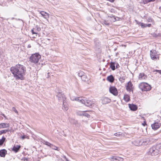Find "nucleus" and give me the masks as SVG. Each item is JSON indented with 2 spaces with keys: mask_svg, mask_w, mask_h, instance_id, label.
<instances>
[{
  "mask_svg": "<svg viewBox=\"0 0 161 161\" xmlns=\"http://www.w3.org/2000/svg\"><path fill=\"white\" fill-rule=\"evenodd\" d=\"M151 25V24H147V27H150Z\"/></svg>",
  "mask_w": 161,
  "mask_h": 161,
  "instance_id": "obj_46",
  "label": "nucleus"
},
{
  "mask_svg": "<svg viewBox=\"0 0 161 161\" xmlns=\"http://www.w3.org/2000/svg\"><path fill=\"white\" fill-rule=\"evenodd\" d=\"M129 107L130 110L133 111H136L137 108V106L134 104H130Z\"/></svg>",
  "mask_w": 161,
  "mask_h": 161,
  "instance_id": "obj_20",
  "label": "nucleus"
},
{
  "mask_svg": "<svg viewBox=\"0 0 161 161\" xmlns=\"http://www.w3.org/2000/svg\"><path fill=\"white\" fill-rule=\"evenodd\" d=\"M110 67L113 70H114L115 69V64L114 62H111L110 63Z\"/></svg>",
  "mask_w": 161,
  "mask_h": 161,
  "instance_id": "obj_25",
  "label": "nucleus"
},
{
  "mask_svg": "<svg viewBox=\"0 0 161 161\" xmlns=\"http://www.w3.org/2000/svg\"><path fill=\"white\" fill-rule=\"evenodd\" d=\"M155 0H143V1L144 4H147L148 3L154 2Z\"/></svg>",
  "mask_w": 161,
  "mask_h": 161,
  "instance_id": "obj_32",
  "label": "nucleus"
},
{
  "mask_svg": "<svg viewBox=\"0 0 161 161\" xmlns=\"http://www.w3.org/2000/svg\"><path fill=\"white\" fill-rule=\"evenodd\" d=\"M138 25H140L142 28H145L147 27V24H144L142 22H139Z\"/></svg>",
  "mask_w": 161,
  "mask_h": 161,
  "instance_id": "obj_27",
  "label": "nucleus"
},
{
  "mask_svg": "<svg viewBox=\"0 0 161 161\" xmlns=\"http://www.w3.org/2000/svg\"><path fill=\"white\" fill-rule=\"evenodd\" d=\"M111 99L108 97H103L102 99V102L103 104H106L111 102Z\"/></svg>",
  "mask_w": 161,
  "mask_h": 161,
  "instance_id": "obj_14",
  "label": "nucleus"
},
{
  "mask_svg": "<svg viewBox=\"0 0 161 161\" xmlns=\"http://www.w3.org/2000/svg\"><path fill=\"white\" fill-rule=\"evenodd\" d=\"M107 79L108 81L111 83L113 82L114 80V77L112 75L108 76Z\"/></svg>",
  "mask_w": 161,
  "mask_h": 161,
  "instance_id": "obj_21",
  "label": "nucleus"
},
{
  "mask_svg": "<svg viewBox=\"0 0 161 161\" xmlns=\"http://www.w3.org/2000/svg\"><path fill=\"white\" fill-rule=\"evenodd\" d=\"M116 161H123L124 159L119 157H117V158H115Z\"/></svg>",
  "mask_w": 161,
  "mask_h": 161,
  "instance_id": "obj_34",
  "label": "nucleus"
},
{
  "mask_svg": "<svg viewBox=\"0 0 161 161\" xmlns=\"http://www.w3.org/2000/svg\"><path fill=\"white\" fill-rule=\"evenodd\" d=\"M108 17H114H114H115L114 16V15H111V16H108Z\"/></svg>",
  "mask_w": 161,
  "mask_h": 161,
  "instance_id": "obj_49",
  "label": "nucleus"
},
{
  "mask_svg": "<svg viewBox=\"0 0 161 161\" xmlns=\"http://www.w3.org/2000/svg\"><path fill=\"white\" fill-rule=\"evenodd\" d=\"M56 96L58 97V101L61 102H64L66 100V97L64 94L62 93L61 91L57 92Z\"/></svg>",
  "mask_w": 161,
  "mask_h": 161,
  "instance_id": "obj_6",
  "label": "nucleus"
},
{
  "mask_svg": "<svg viewBox=\"0 0 161 161\" xmlns=\"http://www.w3.org/2000/svg\"><path fill=\"white\" fill-rule=\"evenodd\" d=\"M132 86L133 85L131 82L130 81H129L126 86V89L127 91L130 92L132 90Z\"/></svg>",
  "mask_w": 161,
  "mask_h": 161,
  "instance_id": "obj_15",
  "label": "nucleus"
},
{
  "mask_svg": "<svg viewBox=\"0 0 161 161\" xmlns=\"http://www.w3.org/2000/svg\"><path fill=\"white\" fill-rule=\"evenodd\" d=\"M120 19V18H119V17H116V18L115 17H114V20H113V21L114 22H115L116 21H118V20H119Z\"/></svg>",
  "mask_w": 161,
  "mask_h": 161,
  "instance_id": "obj_38",
  "label": "nucleus"
},
{
  "mask_svg": "<svg viewBox=\"0 0 161 161\" xmlns=\"http://www.w3.org/2000/svg\"><path fill=\"white\" fill-rule=\"evenodd\" d=\"M41 58V56L38 53L32 54L29 58V61L31 62L36 64Z\"/></svg>",
  "mask_w": 161,
  "mask_h": 161,
  "instance_id": "obj_4",
  "label": "nucleus"
},
{
  "mask_svg": "<svg viewBox=\"0 0 161 161\" xmlns=\"http://www.w3.org/2000/svg\"><path fill=\"white\" fill-rule=\"evenodd\" d=\"M38 12L44 19L48 20V19L49 18V14L48 13L43 11L38 10Z\"/></svg>",
  "mask_w": 161,
  "mask_h": 161,
  "instance_id": "obj_9",
  "label": "nucleus"
},
{
  "mask_svg": "<svg viewBox=\"0 0 161 161\" xmlns=\"http://www.w3.org/2000/svg\"><path fill=\"white\" fill-rule=\"evenodd\" d=\"M52 149H54V150H57L59 151L60 150V149L56 147V146L53 145L52 144V147H51Z\"/></svg>",
  "mask_w": 161,
  "mask_h": 161,
  "instance_id": "obj_26",
  "label": "nucleus"
},
{
  "mask_svg": "<svg viewBox=\"0 0 161 161\" xmlns=\"http://www.w3.org/2000/svg\"><path fill=\"white\" fill-rule=\"evenodd\" d=\"M117 158V156H112L111 157V158L112 159L111 160L112 161H115L114 160H115V158Z\"/></svg>",
  "mask_w": 161,
  "mask_h": 161,
  "instance_id": "obj_37",
  "label": "nucleus"
},
{
  "mask_svg": "<svg viewBox=\"0 0 161 161\" xmlns=\"http://www.w3.org/2000/svg\"><path fill=\"white\" fill-rule=\"evenodd\" d=\"M2 19H3V17H1Z\"/></svg>",
  "mask_w": 161,
  "mask_h": 161,
  "instance_id": "obj_53",
  "label": "nucleus"
},
{
  "mask_svg": "<svg viewBox=\"0 0 161 161\" xmlns=\"http://www.w3.org/2000/svg\"><path fill=\"white\" fill-rule=\"evenodd\" d=\"M142 125H143V126H145V125H146V123L145 122H144V123H142Z\"/></svg>",
  "mask_w": 161,
  "mask_h": 161,
  "instance_id": "obj_48",
  "label": "nucleus"
},
{
  "mask_svg": "<svg viewBox=\"0 0 161 161\" xmlns=\"http://www.w3.org/2000/svg\"><path fill=\"white\" fill-rule=\"evenodd\" d=\"M155 71L158 72L160 74H161V70H159L157 69H154L153 72H154Z\"/></svg>",
  "mask_w": 161,
  "mask_h": 161,
  "instance_id": "obj_39",
  "label": "nucleus"
},
{
  "mask_svg": "<svg viewBox=\"0 0 161 161\" xmlns=\"http://www.w3.org/2000/svg\"><path fill=\"white\" fill-rule=\"evenodd\" d=\"M148 22L152 21V19H148Z\"/></svg>",
  "mask_w": 161,
  "mask_h": 161,
  "instance_id": "obj_47",
  "label": "nucleus"
},
{
  "mask_svg": "<svg viewBox=\"0 0 161 161\" xmlns=\"http://www.w3.org/2000/svg\"><path fill=\"white\" fill-rule=\"evenodd\" d=\"M41 30V29L38 25H36L35 28L32 29L31 30V32L32 34H35L36 35L37 34V31H40Z\"/></svg>",
  "mask_w": 161,
  "mask_h": 161,
  "instance_id": "obj_11",
  "label": "nucleus"
},
{
  "mask_svg": "<svg viewBox=\"0 0 161 161\" xmlns=\"http://www.w3.org/2000/svg\"><path fill=\"white\" fill-rule=\"evenodd\" d=\"M5 140V138L4 137H3L1 139H0V146L3 144Z\"/></svg>",
  "mask_w": 161,
  "mask_h": 161,
  "instance_id": "obj_29",
  "label": "nucleus"
},
{
  "mask_svg": "<svg viewBox=\"0 0 161 161\" xmlns=\"http://www.w3.org/2000/svg\"><path fill=\"white\" fill-rule=\"evenodd\" d=\"M2 115L3 116L4 118H6V116L4 114H2Z\"/></svg>",
  "mask_w": 161,
  "mask_h": 161,
  "instance_id": "obj_50",
  "label": "nucleus"
},
{
  "mask_svg": "<svg viewBox=\"0 0 161 161\" xmlns=\"http://www.w3.org/2000/svg\"><path fill=\"white\" fill-rule=\"evenodd\" d=\"M125 79V76H120L119 78V80L121 82H123Z\"/></svg>",
  "mask_w": 161,
  "mask_h": 161,
  "instance_id": "obj_28",
  "label": "nucleus"
},
{
  "mask_svg": "<svg viewBox=\"0 0 161 161\" xmlns=\"http://www.w3.org/2000/svg\"><path fill=\"white\" fill-rule=\"evenodd\" d=\"M7 153V151L5 149L1 150L0 151V156L1 157H4Z\"/></svg>",
  "mask_w": 161,
  "mask_h": 161,
  "instance_id": "obj_19",
  "label": "nucleus"
},
{
  "mask_svg": "<svg viewBox=\"0 0 161 161\" xmlns=\"http://www.w3.org/2000/svg\"><path fill=\"white\" fill-rule=\"evenodd\" d=\"M120 135V132L116 133H115L114 135L116 136H119Z\"/></svg>",
  "mask_w": 161,
  "mask_h": 161,
  "instance_id": "obj_43",
  "label": "nucleus"
},
{
  "mask_svg": "<svg viewBox=\"0 0 161 161\" xmlns=\"http://www.w3.org/2000/svg\"><path fill=\"white\" fill-rule=\"evenodd\" d=\"M21 138L22 140H24V139L25 138H28V139L29 138L28 136H27L26 135H23V136H21Z\"/></svg>",
  "mask_w": 161,
  "mask_h": 161,
  "instance_id": "obj_35",
  "label": "nucleus"
},
{
  "mask_svg": "<svg viewBox=\"0 0 161 161\" xmlns=\"http://www.w3.org/2000/svg\"><path fill=\"white\" fill-rule=\"evenodd\" d=\"M31 47V46L30 45H29L28 47Z\"/></svg>",
  "mask_w": 161,
  "mask_h": 161,
  "instance_id": "obj_52",
  "label": "nucleus"
},
{
  "mask_svg": "<svg viewBox=\"0 0 161 161\" xmlns=\"http://www.w3.org/2000/svg\"><path fill=\"white\" fill-rule=\"evenodd\" d=\"M150 53L151 58L153 60H156L159 59V55L157 54L156 50H151Z\"/></svg>",
  "mask_w": 161,
  "mask_h": 161,
  "instance_id": "obj_7",
  "label": "nucleus"
},
{
  "mask_svg": "<svg viewBox=\"0 0 161 161\" xmlns=\"http://www.w3.org/2000/svg\"><path fill=\"white\" fill-rule=\"evenodd\" d=\"M85 74V73L82 71H80L78 74V76L80 77L81 78Z\"/></svg>",
  "mask_w": 161,
  "mask_h": 161,
  "instance_id": "obj_31",
  "label": "nucleus"
},
{
  "mask_svg": "<svg viewBox=\"0 0 161 161\" xmlns=\"http://www.w3.org/2000/svg\"><path fill=\"white\" fill-rule=\"evenodd\" d=\"M64 158H65V159L66 160V159H67V158H66L65 156H64Z\"/></svg>",
  "mask_w": 161,
  "mask_h": 161,
  "instance_id": "obj_51",
  "label": "nucleus"
},
{
  "mask_svg": "<svg viewBox=\"0 0 161 161\" xmlns=\"http://www.w3.org/2000/svg\"><path fill=\"white\" fill-rule=\"evenodd\" d=\"M161 153V144H157L151 147L148 152V154L151 156H156Z\"/></svg>",
  "mask_w": 161,
  "mask_h": 161,
  "instance_id": "obj_2",
  "label": "nucleus"
},
{
  "mask_svg": "<svg viewBox=\"0 0 161 161\" xmlns=\"http://www.w3.org/2000/svg\"><path fill=\"white\" fill-rule=\"evenodd\" d=\"M10 71L16 80H23L26 72V68L23 65L18 64L10 68Z\"/></svg>",
  "mask_w": 161,
  "mask_h": 161,
  "instance_id": "obj_1",
  "label": "nucleus"
},
{
  "mask_svg": "<svg viewBox=\"0 0 161 161\" xmlns=\"http://www.w3.org/2000/svg\"><path fill=\"white\" fill-rule=\"evenodd\" d=\"M109 91L114 96H117L118 95L117 90L114 87L111 86L109 88Z\"/></svg>",
  "mask_w": 161,
  "mask_h": 161,
  "instance_id": "obj_12",
  "label": "nucleus"
},
{
  "mask_svg": "<svg viewBox=\"0 0 161 161\" xmlns=\"http://www.w3.org/2000/svg\"><path fill=\"white\" fill-rule=\"evenodd\" d=\"M139 87L142 91H147L150 90L151 86L146 82H141L139 85Z\"/></svg>",
  "mask_w": 161,
  "mask_h": 161,
  "instance_id": "obj_5",
  "label": "nucleus"
},
{
  "mask_svg": "<svg viewBox=\"0 0 161 161\" xmlns=\"http://www.w3.org/2000/svg\"><path fill=\"white\" fill-rule=\"evenodd\" d=\"M134 144L135 145L137 146H140L141 145H142V143H141V142L138 140H137L136 141H134Z\"/></svg>",
  "mask_w": 161,
  "mask_h": 161,
  "instance_id": "obj_24",
  "label": "nucleus"
},
{
  "mask_svg": "<svg viewBox=\"0 0 161 161\" xmlns=\"http://www.w3.org/2000/svg\"><path fill=\"white\" fill-rule=\"evenodd\" d=\"M63 107L62 109L66 111L68 109V105L66 103L65 100L63 102Z\"/></svg>",
  "mask_w": 161,
  "mask_h": 161,
  "instance_id": "obj_18",
  "label": "nucleus"
},
{
  "mask_svg": "<svg viewBox=\"0 0 161 161\" xmlns=\"http://www.w3.org/2000/svg\"><path fill=\"white\" fill-rule=\"evenodd\" d=\"M147 78V76L144 73H140L138 76V79L140 80H146Z\"/></svg>",
  "mask_w": 161,
  "mask_h": 161,
  "instance_id": "obj_13",
  "label": "nucleus"
},
{
  "mask_svg": "<svg viewBox=\"0 0 161 161\" xmlns=\"http://www.w3.org/2000/svg\"><path fill=\"white\" fill-rule=\"evenodd\" d=\"M124 99L125 102H128L130 100V97L127 94H125L124 97Z\"/></svg>",
  "mask_w": 161,
  "mask_h": 161,
  "instance_id": "obj_22",
  "label": "nucleus"
},
{
  "mask_svg": "<svg viewBox=\"0 0 161 161\" xmlns=\"http://www.w3.org/2000/svg\"><path fill=\"white\" fill-rule=\"evenodd\" d=\"M12 110L15 112L17 114H18V112L14 107H13Z\"/></svg>",
  "mask_w": 161,
  "mask_h": 161,
  "instance_id": "obj_36",
  "label": "nucleus"
},
{
  "mask_svg": "<svg viewBox=\"0 0 161 161\" xmlns=\"http://www.w3.org/2000/svg\"><path fill=\"white\" fill-rule=\"evenodd\" d=\"M9 126V125L8 123H1L0 124V129L8 128Z\"/></svg>",
  "mask_w": 161,
  "mask_h": 161,
  "instance_id": "obj_17",
  "label": "nucleus"
},
{
  "mask_svg": "<svg viewBox=\"0 0 161 161\" xmlns=\"http://www.w3.org/2000/svg\"><path fill=\"white\" fill-rule=\"evenodd\" d=\"M77 114L79 115H80V116L83 115V114H83V111H79V112H78Z\"/></svg>",
  "mask_w": 161,
  "mask_h": 161,
  "instance_id": "obj_40",
  "label": "nucleus"
},
{
  "mask_svg": "<svg viewBox=\"0 0 161 161\" xmlns=\"http://www.w3.org/2000/svg\"><path fill=\"white\" fill-rule=\"evenodd\" d=\"M87 111H83V116H84L85 117H86L87 118H89L90 117V115L87 113H86Z\"/></svg>",
  "mask_w": 161,
  "mask_h": 161,
  "instance_id": "obj_30",
  "label": "nucleus"
},
{
  "mask_svg": "<svg viewBox=\"0 0 161 161\" xmlns=\"http://www.w3.org/2000/svg\"><path fill=\"white\" fill-rule=\"evenodd\" d=\"M48 144H47V145L51 148L52 147V144L50 143L49 142H48Z\"/></svg>",
  "mask_w": 161,
  "mask_h": 161,
  "instance_id": "obj_41",
  "label": "nucleus"
},
{
  "mask_svg": "<svg viewBox=\"0 0 161 161\" xmlns=\"http://www.w3.org/2000/svg\"><path fill=\"white\" fill-rule=\"evenodd\" d=\"M43 142H44V144H45L46 145H47V144H48V142L47 141H43Z\"/></svg>",
  "mask_w": 161,
  "mask_h": 161,
  "instance_id": "obj_44",
  "label": "nucleus"
},
{
  "mask_svg": "<svg viewBox=\"0 0 161 161\" xmlns=\"http://www.w3.org/2000/svg\"><path fill=\"white\" fill-rule=\"evenodd\" d=\"M21 146L20 145H14L12 148V150L15 153H17L19 152L20 148Z\"/></svg>",
  "mask_w": 161,
  "mask_h": 161,
  "instance_id": "obj_16",
  "label": "nucleus"
},
{
  "mask_svg": "<svg viewBox=\"0 0 161 161\" xmlns=\"http://www.w3.org/2000/svg\"><path fill=\"white\" fill-rule=\"evenodd\" d=\"M161 126V124L159 121L155 122L151 125L152 128L154 130H156L159 128Z\"/></svg>",
  "mask_w": 161,
  "mask_h": 161,
  "instance_id": "obj_8",
  "label": "nucleus"
},
{
  "mask_svg": "<svg viewBox=\"0 0 161 161\" xmlns=\"http://www.w3.org/2000/svg\"><path fill=\"white\" fill-rule=\"evenodd\" d=\"M8 131V130H4L0 131V135L6 133V132Z\"/></svg>",
  "mask_w": 161,
  "mask_h": 161,
  "instance_id": "obj_33",
  "label": "nucleus"
},
{
  "mask_svg": "<svg viewBox=\"0 0 161 161\" xmlns=\"http://www.w3.org/2000/svg\"><path fill=\"white\" fill-rule=\"evenodd\" d=\"M75 100L80 102L82 104H84L86 106L91 107L94 106V103L93 101L89 100L85 98L82 97H77L75 98Z\"/></svg>",
  "mask_w": 161,
  "mask_h": 161,
  "instance_id": "obj_3",
  "label": "nucleus"
},
{
  "mask_svg": "<svg viewBox=\"0 0 161 161\" xmlns=\"http://www.w3.org/2000/svg\"><path fill=\"white\" fill-rule=\"evenodd\" d=\"M115 64L116 68H118L119 67V66L118 63H116Z\"/></svg>",
  "mask_w": 161,
  "mask_h": 161,
  "instance_id": "obj_45",
  "label": "nucleus"
},
{
  "mask_svg": "<svg viewBox=\"0 0 161 161\" xmlns=\"http://www.w3.org/2000/svg\"><path fill=\"white\" fill-rule=\"evenodd\" d=\"M153 142L152 138H148L144 140L142 142L143 145H148L151 144Z\"/></svg>",
  "mask_w": 161,
  "mask_h": 161,
  "instance_id": "obj_10",
  "label": "nucleus"
},
{
  "mask_svg": "<svg viewBox=\"0 0 161 161\" xmlns=\"http://www.w3.org/2000/svg\"><path fill=\"white\" fill-rule=\"evenodd\" d=\"M104 24L107 25H109V23H108L107 21H104Z\"/></svg>",
  "mask_w": 161,
  "mask_h": 161,
  "instance_id": "obj_42",
  "label": "nucleus"
},
{
  "mask_svg": "<svg viewBox=\"0 0 161 161\" xmlns=\"http://www.w3.org/2000/svg\"><path fill=\"white\" fill-rule=\"evenodd\" d=\"M81 80L85 82L88 81V78H87V76L85 75V74L84 75L81 77Z\"/></svg>",
  "mask_w": 161,
  "mask_h": 161,
  "instance_id": "obj_23",
  "label": "nucleus"
}]
</instances>
